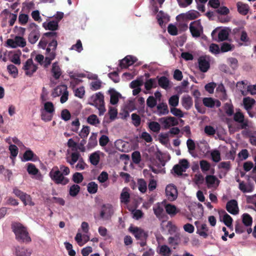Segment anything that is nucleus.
Masks as SVG:
<instances>
[{
  "label": "nucleus",
  "mask_w": 256,
  "mask_h": 256,
  "mask_svg": "<svg viewBox=\"0 0 256 256\" xmlns=\"http://www.w3.org/2000/svg\"><path fill=\"white\" fill-rule=\"evenodd\" d=\"M11 228L16 236V240L24 243H30L32 239L30 236L27 228L22 224L18 222L12 223Z\"/></svg>",
  "instance_id": "obj_1"
},
{
  "label": "nucleus",
  "mask_w": 256,
  "mask_h": 256,
  "mask_svg": "<svg viewBox=\"0 0 256 256\" xmlns=\"http://www.w3.org/2000/svg\"><path fill=\"white\" fill-rule=\"evenodd\" d=\"M49 176L52 180L58 184L66 185L69 182L68 179L62 175L58 166H54L52 168L49 173Z\"/></svg>",
  "instance_id": "obj_2"
},
{
  "label": "nucleus",
  "mask_w": 256,
  "mask_h": 256,
  "mask_svg": "<svg viewBox=\"0 0 256 256\" xmlns=\"http://www.w3.org/2000/svg\"><path fill=\"white\" fill-rule=\"evenodd\" d=\"M92 102L91 105L95 106L98 110L99 115H103L106 110L104 107V96L100 92L96 93L95 96H92Z\"/></svg>",
  "instance_id": "obj_3"
},
{
  "label": "nucleus",
  "mask_w": 256,
  "mask_h": 256,
  "mask_svg": "<svg viewBox=\"0 0 256 256\" xmlns=\"http://www.w3.org/2000/svg\"><path fill=\"white\" fill-rule=\"evenodd\" d=\"M189 28L193 37H200L201 34L203 32V27L201 24L200 20L192 22L190 24Z\"/></svg>",
  "instance_id": "obj_4"
},
{
  "label": "nucleus",
  "mask_w": 256,
  "mask_h": 256,
  "mask_svg": "<svg viewBox=\"0 0 256 256\" xmlns=\"http://www.w3.org/2000/svg\"><path fill=\"white\" fill-rule=\"evenodd\" d=\"M129 231L134 236L136 240H146L148 234L144 230L137 226H130Z\"/></svg>",
  "instance_id": "obj_5"
},
{
  "label": "nucleus",
  "mask_w": 256,
  "mask_h": 256,
  "mask_svg": "<svg viewBox=\"0 0 256 256\" xmlns=\"http://www.w3.org/2000/svg\"><path fill=\"white\" fill-rule=\"evenodd\" d=\"M56 36L57 33L54 32L44 33L38 43V46L44 50L46 47L48 42L50 41L52 39H56Z\"/></svg>",
  "instance_id": "obj_6"
},
{
  "label": "nucleus",
  "mask_w": 256,
  "mask_h": 256,
  "mask_svg": "<svg viewBox=\"0 0 256 256\" xmlns=\"http://www.w3.org/2000/svg\"><path fill=\"white\" fill-rule=\"evenodd\" d=\"M234 120L240 124V129H246L248 126V120L244 118V114L239 110L234 113Z\"/></svg>",
  "instance_id": "obj_7"
},
{
  "label": "nucleus",
  "mask_w": 256,
  "mask_h": 256,
  "mask_svg": "<svg viewBox=\"0 0 256 256\" xmlns=\"http://www.w3.org/2000/svg\"><path fill=\"white\" fill-rule=\"evenodd\" d=\"M23 69L26 71V75L31 76L36 71L38 66L34 64L32 58H28L25 62Z\"/></svg>",
  "instance_id": "obj_8"
},
{
  "label": "nucleus",
  "mask_w": 256,
  "mask_h": 256,
  "mask_svg": "<svg viewBox=\"0 0 256 256\" xmlns=\"http://www.w3.org/2000/svg\"><path fill=\"white\" fill-rule=\"evenodd\" d=\"M159 122L164 125L165 129L168 128L171 126H176L178 125V120L172 116H167L160 118Z\"/></svg>",
  "instance_id": "obj_9"
},
{
  "label": "nucleus",
  "mask_w": 256,
  "mask_h": 256,
  "mask_svg": "<svg viewBox=\"0 0 256 256\" xmlns=\"http://www.w3.org/2000/svg\"><path fill=\"white\" fill-rule=\"evenodd\" d=\"M194 224L196 228V233L204 238H207L208 235L207 225L206 224H201L198 221L195 222Z\"/></svg>",
  "instance_id": "obj_10"
},
{
  "label": "nucleus",
  "mask_w": 256,
  "mask_h": 256,
  "mask_svg": "<svg viewBox=\"0 0 256 256\" xmlns=\"http://www.w3.org/2000/svg\"><path fill=\"white\" fill-rule=\"evenodd\" d=\"M166 194L168 200L173 201L178 197L177 188L173 184L168 185L166 188Z\"/></svg>",
  "instance_id": "obj_11"
},
{
  "label": "nucleus",
  "mask_w": 256,
  "mask_h": 256,
  "mask_svg": "<svg viewBox=\"0 0 256 256\" xmlns=\"http://www.w3.org/2000/svg\"><path fill=\"white\" fill-rule=\"evenodd\" d=\"M226 210L232 214L236 215L238 214L239 208L237 201L235 200L228 201L226 204Z\"/></svg>",
  "instance_id": "obj_12"
},
{
  "label": "nucleus",
  "mask_w": 256,
  "mask_h": 256,
  "mask_svg": "<svg viewBox=\"0 0 256 256\" xmlns=\"http://www.w3.org/2000/svg\"><path fill=\"white\" fill-rule=\"evenodd\" d=\"M114 214V210L112 205H104L100 212V216L104 220H109Z\"/></svg>",
  "instance_id": "obj_13"
},
{
  "label": "nucleus",
  "mask_w": 256,
  "mask_h": 256,
  "mask_svg": "<svg viewBox=\"0 0 256 256\" xmlns=\"http://www.w3.org/2000/svg\"><path fill=\"white\" fill-rule=\"evenodd\" d=\"M200 16V13L194 10H190L186 14H181L178 15L176 18L178 20H194Z\"/></svg>",
  "instance_id": "obj_14"
},
{
  "label": "nucleus",
  "mask_w": 256,
  "mask_h": 256,
  "mask_svg": "<svg viewBox=\"0 0 256 256\" xmlns=\"http://www.w3.org/2000/svg\"><path fill=\"white\" fill-rule=\"evenodd\" d=\"M136 60L134 56H127L120 61L119 66L121 68H127L136 62Z\"/></svg>",
  "instance_id": "obj_15"
},
{
  "label": "nucleus",
  "mask_w": 256,
  "mask_h": 256,
  "mask_svg": "<svg viewBox=\"0 0 256 256\" xmlns=\"http://www.w3.org/2000/svg\"><path fill=\"white\" fill-rule=\"evenodd\" d=\"M48 46L46 48V54H54L56 56V50L58 46V42L56 39H52L50 41L48 42Z\"/></svg>",
  "instance_id": "obj_16"
},
{
  "label": "nucleus",
  "mask_w": 256,
  "mask_h": 256,
  "mask_svg": "<svg viewBox=\"0 0 256 256\" xmlns=\"http://www.w3.org/2000/svg\"><path fill=\"white\" fill-rule=\"evenodd\" d=\"M153 210L154 214L160 220L164 219L166 215L164 213V208L159 203L153 207Z\"/></svg>",
  "instance_id": "obj_17"
},
{
  "label": "nucleus",
  "mask_w": 256,
  "mask_h": 256,
  "mask_svg": "<svg viewBox=\"0 0 256 256\" xmlns=\"http://www.w3.org/2000/svg\"><path fill=\"white\" fill-rule=\"evenodd\" d=\"M51 72L52 74L53 77L56 80L60 78L62 74V72L58 62H56L52 64Z\"/></svg>",
  "instance_id": "obj_18"
},
{
  "label": "nucleus",
  "mask_w": 256,
  "mask_h": 256,
  "mask_svg": "<svg viewBox=\"0 0 256 256\" xmlns=\"http://www.w3.org/2000/svg\"><path fill=\"white\" fill-rule=\"evenodd\" d=\"M158 80V84L162 88L167 90L170 88V80L165 76H156V81Z\"/></svg>",
  "instance_id": "obj_19"
},
{
  "label": "nucleus",
  "mask_w": 256,
  "mask_h": 256,
  "mask_svg": "<svg viewBox=\"0 0 256 256\" xmlns=\"http://www.w3.org/2000/svg\"><path fill=\"white\" fill-rule=\"evenodd\" d=\"M40 37V32L38 28H35L30 32L28 35V42L32 44H35Z\"/></svg>",
  "instance_id": "obj_20"
},
{
  "label": "nucleus",
  "mask_w": 256,
  "mask_h": 256,
  "mask_svg": "<svg viewBox=\"0 0 256 256\" xmlns=\"http://www.w3.org/2000/svg\"><path fill=\"white\" fill-rule=\"evenodd\" d=\"M236 6L238 12L242 15H246L250 10V6L248 4H244L242 2H238L236 3Z\"/></svg>",
  "instance_id": "obj_21"
},
{
  "label": "nucleus",
  "mask_w": 256,
  "mask_h": 256,
  "mask_svg": "<svg viewBox=\"0 0 256 256\" xmlns=\"http://www.w3.org/2000/svg\"><path fill=\"white\" fill-rule=\"evenodd\" d=\"M200 70L203 72H206L210 67V64L208 60L203 58H200L198 60Z\"/></svg>",
  "instance_id": "obj_22"
},
{
  "label": "nucleus",
  "mask_w": 256,
  "mask_h": 256,
  "mask_svg": "<svg viewBox=\"0 0 256 256\" xmlns=\"http://www.w3.org/2000/svg\"><path fill=\"white\" fill-rule=\"evenodd\" d=\"M31 251L24 247L18 246L16 248V256H30Z\"/></svg>",
  "instance_id": "obj_23"
},
{
  "label": "nucleus",
  "mask_w": 256,
  "mask_h": 256,
  "mask_svg": "<svg viewBox=\"0 0 256 256\" xmlns=\"http://www.w3.org/2000/svg\"><path fill=\"white\" fill-rule=\"evenodd\" d=\"M182 106L186 110H190L192 106V98L190 96H184L182 98Z\"/></svg>",
  "instance_id": "obj_24"
},
{
  "label": "nucleus",
  "mask_w": 256,
  "mask_h": 256,
  "mask_svg": "<svg viewBox=\"0 0 256 256\" xmlns=\"http://www.w3.org/2000/svg\"><path fill=\"white\" fill-rule=\"evenodd\" d=\"M164 208L166 213L170 216H176L179 212V210H178L176 207L174 205L170 204H165Z\"/></svg>",
  "instance_id": "obj_25"
},
{
  "label": "nucleus",
  "mask_w": 256,
  "mask_h": 256,
  "mask_svg": "<svg viewBox=\"0 0 256 256\" xmlns=\"http://www.w3.org/2000/svg\"><path fill=\"white\" fill-rule=\"evenodd\" d=\"M244 106L247 110H250L252 106L255 104L256 101L254 98L250 97L244 98L243 100Z\"/></svg>",
  "instance_id": "obj_26"
},
{
  "label": "nucleus",
  "mask_w": 256,
  "mask_h": 256,
  "mask_svg": "<svg viewBox=\"0 0 256 256\" xmlns=\"http://www.w3.org/2000/svg\"><path fill=\"white\" fill-rule=\"evenodd\" d=\"M43 27L46 30H48L52 31H54L58 28V22L55 20L50 21L48 22H44L42 24Z\"/></svg>",
  "instance_id": "obj_27"
},
{
  "label": "nucleus",
  "mask_w": 256,
  "mask_h": 256,
  "mask_svg": "<svg viewBox=\"0 0 256 256\" xmlns=\"http://www.w3.org/2000/svg\"><path fill=\"white\" fill-rule=\"evenodd\" d=\"M206 182L208 185V188L212 187L214 186L216 182H218L216 186L218 185L220 180L217 178L213 175H208L206 177Z\"/></svg>",
  "instance_id": "obj_28"
},
{
  "label": "nucleus",
  "mask_w": 256,
  "mask_h": 256,
  "mask_svg": "<svg viewBox=\"0 0 256 256\" xmlns=\"http://www.w3.org/2000/svg\"><path fill=\"white\" fill-rule=\"evenodd\" d=\"M23 158L25 161L33 160L36 161L38 159V156L33 152L30 150H26L23 155Z\"/></svg>",
  "instance_id": "obj_29"
},
{
  "label": "nucleus",
  "mask_w": 256,
  "mask_h": 256,
  "mask_svg": "<svg viewBox=\"0 0 256 256\" xmlns=\"http://www.w3.org/2000/svg\"><path fill=\"white\" fill-rule=\"evenodd\" d=\"M242 222L246 227L251 226L252 224V217L247 213H244L242 216Z\"/></svg>",
  "instance_id": "obj_30"
},
{
  "label": "nucleus",
  "mask_w": 256,
  "mask_h": 256,
  "mask_svg": "<svg viewBox=\"0 0 256 256\" xmlns=\"http://www.w3.org/2000/svg\"><path fill=\"white\" fill-rule=\"evenodd\" d=\"M128 189L126 188H124L120 194V199L122 203L127 204L130 202V195L128 192Z\"/></svg>",
  "instance_id": "obj_31"
},
{
  "label": "nucleus",
  "mask_w": 256,
  "mask_h": 256,
  "mask_svg": "<svg viewBox=\"0 0 256 256\" xmlns=\"http://www.w3.org/2000/svg\"><path fill=\"white\" fill-rule=\"evenodd\" d=\"M109 92L110 95V104L113 105L116 104L118 102V96L120 95V94H118L114 89H111L109 90Z\"/></svg>",
  "instance_id": "obj_32"
},
{
  "label": "nucleus",
  "mask_w": 256,
  "mask_h": 256,
  "mask_svg": "<svg viewBox=\"0 0 256 256\" xmlns=\"http://www.w3.org/2000/svg\"><path fill=\"white\" fill-rule=\"evenodd\" d=\"M157 110L158 112V114H167L169 112L168 107L166 103L162 102L157 106Z\"/></svg>",
  "instance_id": "obj_33"
},
{
  "label": "nucleus",
  "mask_w": 256,
  "mask_h": 256,
  "mask_svg": "<svg viewBox=\"0 0 256 256\" xmlns=\"http://www.w3.org/2000/svg\"><path fill=\"white\" fill-rule=\"evenodd\" d=\"M237 182H239V189L243 192H250L253 190L252 186H246L244 182H241L239 179L237 180Z\"/></svg>",
  "instance_id": "obj_34"
},
{
  "label": "nucleus",
  "mask_w": 256,
  "mask_h": 256,
  "mask_svg": "<svg viewBox=\"0 0 256 256\" xmlns=\"http://www.w3.org/2000/svg\"><path fill=\"white\" fill-rule=\"evenodd\" d=\"M97 144L96 134L94 133H92L88 140V142L87 145L88 148H92L95 147Z\"/></svg>",
  "instance_id": "obj_35"
},
{
  "label": "nucleus",
  "mask_w": 256,
  "mask_h": 256,
  "mask_svg": "<svg viewBox=\"0 0 256 256\" xmlns=\"http://www.w3.org/2000/svg\"><path fill=\"white\" fill-rule=\"evenodd\" d=\"M145 88L148 90H150L152 88H156L157 87L156 78H150L147 80L144 84Z\"/></svg>",
  "instance_id": "obj_36"
},
{
  "label": "nucleus",
  "mask_w": 256,
  "mask_h": 256,
  "mask_svg": "<svg viewBox=\"0 0 256 256\" xmlns=\"http://www.w3.org/2000/svg\"><path fill=\"white\" fill-rule=\"evenodd\" d=\"M89 159L92 165L96 166L99 163L100 156L97 152H94L90 155Z\"/></svg>",
  "instance_id": "obj_37"
},
{
  "label": "nucleus",
  "mask_w": 256,
  "mask_h": 256,
  "mask_svg": "<svg viewBox=\"0 0 256 256\" xmlns=\"http://www.w3.org/2000/svg\"><path fill=\"white\" fill-rule=\"evenodd\" d=\"M80 188L76 184H72L70 188L69 194L70 196L74 197L80 192Z\"/></svg>",
  "instance_id": "obj_38"
},
{
  "label": "nucleus",
  "mask_w": 256,
  "mask_h": 256,
  "mask_svg": "<svg viewBox=\"0 0 256 256\" xmlns=\"http://www.w3.org/2000/svg\"><path fill=\"white\" fill-rule=\"evenodd\" d=\"M46 56L44 58L42 64H44V66L45 68H47L50 64L52 61L56 58V56H54V54H46Z\"/></svg>",
  "instance_id": "obj_39"
},
{
  "label": "nucleus",
  "mask_w": 256,
  "mask_h": 256,
  "mask_svg": "<svg viewBox=\"0 0 256 256\" xmlns=\"http://www.w3.org/2000/svg\"><path fill=\"white\" fill-rule=\"evenodd\" d=\"M224 109L228 116H232L234 114V106L231 103L226 102L224 105Z\"/></svg>",
  "instance_id": "obj_40"
},
{
  "label": "nucleus",
  "mask_w": 256,
  "mask_h": 256,
  "mask_svg": "<svg viewBox=\"0 0 256 256\" xmlns=\"http://www.w3.org/2000/svg\"><path fill=\"white\" fill-rule=\"evenodd\" d=\"M98 186L95 182H92L88 184L87 186V190L90 194H96L98 191Z\"/></svg>",
  "instance_id": "obj_41"
},
{
  "label": "nucleus",
  "mask_w": 256,
  "mask_h": 256,
  "mask_svg": "<svg viewBox=\"0 0 256 256\" xmlns=\"http://www.w3.org/2000/svg\"><path fill=\"white\" fill-rule=\"evenodd\" d=\"M228 33L226 30L222 29L220 30L218 34V42H223L228 38Z\"/></svg>",
  "instance_id": "obj_42"
},
{
  "label": "nucleus",
  "mask_w": 256,
  "mask_h": 256,
  "mask_svg": "<svg viewBox=\"0 0 256 256\" xmlns=\"http://www.w3.org/2000/svg\"><path fill=\"white\" fill-rule=\"evenodd\" d=\"M138 184L139 190L142 193L146 192L147 189L146 182L144 179H139L138 181Z\"/></svg>",
  "instance_id": "obj_43"
},
{
  "label": "nucleus",
  "mask_w": 256,
  "mask_h": 256,
  "mask_svg": "<svg viewBox=\"0 0 256 256\" xmlns=\"http://www.w3.org/2000/svg\"><path fill=\"white\" fill-rule=\"evenodd\" d=\"M200 165L202 171L203 172H206L210 170V164L206 160H202L200 162Z\"/></svg>",
  "instance_id": "obj_44"
},
{
  "label": "nucleus",
  "mask_w": 256,
  "mask_h": 256,
  "mask_svg": "<svg viewBox=\"0 0 256 256\" xmlns=\"http://www.w3.org/2000/svg\"><path fill=\"white\" fill-rule=\"evenodd\" d=\"M149 128L154 132H158L160 130V124L156 122H151L148 123Z\"/></svg>",
  "instance_id": "obj_45"
},
{
  "label": "nucleus",
  "mask_w": 256,
  "mask_h": 256,
  "mask_svg": "<svg viewBox=\"0 0 256 256\" xmlns=\"http://www.w3.org/2000/svg\"><path fill=\"white\" fill-rule=\"evenodd\" d=\"M48 113L52 114L54 112V106L52 102H48L44 104V110Z\"/></svg>",
  "instance_id": "obj_46"
},
{
  "label": "nucleus",
  "mask_w": 256,
  "mask_h": 256,
  "mask_svg": "<svg viewBox=\"0 0 256 256\" xmlns=\"http://www.w3.org/2000/svg\"><path fill=\"white\" fill-rule=\"evenodd\" d=\"M132 123L136 126L138 127L140 124L141 118L139 115L136 113H134L131 116Z\"/></svg>",
  "instance_id": "obj_47"
},
{
  "label": "nucleus",
  "mask_w": 256,
  "mask_h": 256,
  "mask_svg": "<svg viewBox=\"0 0 256 256\" xmlns=\"http://www.w3.org/2000/svg\"><path fill=\"white\" fill-rule=\"evenodd\" d=\"M179 102V96L178 95H174L172 96L168 100V104L172 108L176 107L178 106Z\"/></svg>",
  "instance_id": "obj_48"
},
{
  "label": "nucleus",
  "mask_w": 256,
  "mask_h": 256,
  "mask_svg": "<svg viewBox=\"0 0 256 256\" xmlns=\"http://www.w3.org/2000/svg\"><path fill=\"white\" fill-rule=\"evenodd\" d=\"M204 104L208 108H213L215 106V100L212 98H204L202 100Z\"/></svg>",
  "instance_id": "obj_49"
},
{
  "label": "nucleus",
  "mask_w": 256,
  "mask_h": 256,
  "mask_svg": "<svg viewBox=\"0 0 256 256\" xmlns=\"http://www.w3.org/2000/svg\"><path fill=\"white\" fill-rule=\"evenodd\" d=\"M87 122L88 124L93 126H96L100 123V121L95 114L90 115L87 118Z\"/></svg>",
  "instance_id": "obj_50"
},
{
  "label": "nucleus",
  "mask_w": 256,
  "mask_h": 256,
  "mask_svg": "<svg viewBox=\"0 0 256 256\" xmlns=\"http://www.w3.org/2000/svg\"><path fill=\"white\" fill-rule=\"evenodd\" d=\"M223 212L224 214L223 217V222L224 224L228 227H230L232 224V218L230 215L226 213L224 210Z\"/></svg>",
  "instance_id": "obj_51"
},
{
  "label": "nucleus",
  "mask_w": 256,
  "mask_h": 256,
  "mask_svg": "<svg viewBox=\"0 0 256 256\" xmlns=\"http://www.w3.org/2000/svg\"><path fill=\"white\" fill-rule=\"evenodd\" d=\"M27 171L30 174L36 175L38 172V170L34 164L29 163L28 164Z\"/></svg>",
  "instance_id": "obj_52"
},
{
  "label": "nucleus",
  "mask_w": 256,
  "mask_h": 256,
  "mask_svg": "<svg viewBox=\"0 0 256 256\" xmlns=\"http://www.w3.org/2000/svg\"><path fill=\"white\" fill-rule=\"evenodd\" d=\"M210 156L214 162H218L220 160V154L219 150H214L211 152Z\"/></svg>",
  "instance_id": "obj_53"
},
{
  "label": "nucleus",
  "mask_w": 256,
  "mask_h": 256,
  "mask_svg": "<svg viewBox=\"0 0 256 256\" xmlns=\"http://www.w3.org/2000/svg\"><path fill=\"white\" fill-rule=\"evenodd\" d=\"M132 162L136 164H138L141 160L140 154L138 151H134L132 154Z\"/></svg>",
  "instance_id": "obj_54"
},
{
  "label": "nucleus",
  "mask_w": 256,
  "mask_h": 256,
  "mask_svg": "<svg viewBox=\"0 0 256 256\" xmlns=\"http://www.w3.org/2000/svg\"><path fill=\"white\" fill-rule=\"evenodd\" d=\"M66 88V86H58L54 89V92L52 93V96L54 97H56L60 94H62L64 92V88Z\"/></svg>",
  "instance_id": "obj_55"
},
{
  "label": "nucleus",
  "mask_w": 256,
  "mask_h": 256,
  "mask_svg": "<svg viewBox=\"0 0 256 256\" xmlns=\"http://www.w3.org/2000/svg\"><path fill=\"white\" fill-rule=\"evenodd\" d=\"M90 134V127L88 126H84L82 130L79 133V136L82 139H85L87 138Z\"/></svg>",
  "instance_id": "obj_56"
},
{
  "label": "nucleus",
  "mask_w": 256,
  "mask_h": 256,
  "mask_svg": "<svg viewBox=\"0 0 256 256\" xmlns=\"http://www.w3.org/2000/svg\"><path fill=\"white\" fill-rule=\"evenodd\" d=\"M160 252L164 256H170L171 254V250L167 246L163 245L160 248Z\"/></svg>",
  "instance_id": "obj_57"
},
{
  "label": "nucleus",
  "mask_w": 256,
  "mask_h": 256,
  "mask_svg": "<svg viewBox=\"0 0 256 256\" xmlns=\"http://www.w3.org/2000/svg\"><path fill=\"white\" fill-rule=\"evenodd\" d=\"M72 180L76 184H80L84 180L82 174L80 172H75L72 176Z\"/></svg>",
  "instance_id": "obj_58"
},
{
  "label": "nucleus",
  "mask_w": 256,
  "mask_h": 256,
  "mask_svg": "<svg viewBox=\"0 0 256 256\" xmlns=\"http://www.w3.org/2000/svg\"><path fill=\"white\" fill-rule=\"evenodd\" d=\"M28 16L24 14H20L18 16V22L22 25H25L28 22Z\"/></svg>",
  "instance_id": "obj_59"
},
{
  "label": "nucleus",
  "mask_w": 256,
  "mask_h": 256,
  "mask_svg": "<svg viewBox=\"0 0 256 256\" xmlns=\"http://www.w3.org/2000/svg\"><path fill=\"white\" fill-rule=\"evenodd\" d=\"M52 114L48 113L45 111H42L41 118L44 122H50L52 118Z\"/></svg>",
  "instance_id": "obj_60"
},
{
  "label": "nucleus",
  "mask_w": 256,
  "mask_h": 256,
  "mask_svg": "<svg viewBox=\"0 0 256 256\" xmlns=\"http://www.w3.org/2000/svg\"><path fill=\"white\" fill-rule=\"evenodd\" d=\"M233 46L228 42H223L220 47V50L222 52L230 51L232 50Z\"/></svg>",
  "instance_id": "obj_61"
},
{
  "label": "nucleus",
  "mask_w": 256,
  "mask_h": 256,
  "mask_svg": "<svg viewBox=\"0 0 256 256\" xmlns=\"http://www.w3.org/2000/svg\"><path fill=\"white\" fill-rule=\"evenodd\" d=\"M7 70L10 74L13 75L14 77L18 75V70L15 66L9 64L7 66Z\"/></svg>",
  "instance_id": "obj_62"
},
{
  "label": "nucleus",
  "mask_w": 256,
  "mask_h": 256,
  "mask_svg": "<svg viewBox=\"0 0 256 256\" xmlns=\"http://www.w3.org/2000/svg\"><path fill=\"white\" fill-rule=\"evenodd\" d=\"M146 104L150 108H154L156 104V100L153 96H150L146 100Z\"/></svg>",
  "instance_id": "obj_63"
},
{
  "label": "nucleus",
  "mask_w": 256,
  "mask_h": 256,
  "mask_svg": "<svg viewBox=\"0 0 256 256\" xmlns=\"http://www.w3.org/2000/svg\"><path fill=\"white\" fill-rule=\"evenodd\" d=\"M228 62L230 66L233 69H236L238 66V60L236 58H230L228 59Z\"/></svg>",
  "instance_id": "obj_64"
}]
</instances>
